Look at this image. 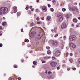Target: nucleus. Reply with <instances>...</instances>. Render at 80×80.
I'll return each instance as SVG.
<instances>
[{"mask_svg":"<svg viewBox=\"0 0 80 80\" xmlns=\"http://www.w3.org/2000/svg\"><path fill=\"white\" fill-rule=\"evenodd\" d=\"M8 11V9L6 7H4L0 8V15H3L7 13Z\"/></svg>","mask_w":80,"mask_h":80,"instance_id":"nucleus-1","label":"nucleus"},{"mask_svg":"<svg viewBox=\"0 0 80 80\" xmlns=\"http://www.w3.org/2000/svg\"><path fill=\"white\" fill-rule=\"evenodd\" d=\"M58 18V20L60 22H62L63 20V17L62 14H58L57 15Z\"/></svg>","mask_w":80,"mask_h":80,"instance_id":"nucleus-2","label":"nucleus"},{"mask_svg":"<svg viewBox=\"0 0 80 80\" xmlns=\"http://www.w3.org/2000/svg\"><path fill=\"white\" fill-rule=\"evenodd\" d=\"M76 39H77V38L75 35H71L69 37L70 41H75V40H76Z\"/></svg>","mask_w":80,"mask_h":80,"instance_id":"nucleus-3","label":"nucleus"},{"mask_svg":"<svg viewBox=\"0 0 80 80\" xmlns=\"http://www.w3.org/2000/svg\"><path fill=\"white\" fill-rule=\"evenodd\" d=\"M69 9L70 10H72L73 12H75L76 11L78 13V8L77 7H75L74 8L70 7L69 8Z\"/></svg>","mask_w":80,"mask_h":80,"instance_id":"nucleus-4","label":"nucleus"},{"mask_svg":"<svg viewBox=\"0 0 80 80\" xmlns=\"http://www.w3.org/2000/svg\"><path fill=\"white\" fill-rule=\"evenodd\" d=\"M42 10L43 12H47V10H48V8L47 6H43L42 7Z\"/></svg>","mask_w":80,"mask_h":80,"instance_id":"nucleus-5","label":"nucleus"},{"mask_svg":"<svg viewBox=\"0 0 80 80\" xmlns=\"http://www.w3.org/2000/svg\"><path fill=\"white\" fill-rule=\"evenodd\" d=\"M54 55L56 57H59L60 55V52L59 51H56L55 52Z\"/></svg>","mask_w":80,"mask_h":80,"instance_id":"nucleus-6","label":"nucleus"},{"mask_svg":"<svg viewBox=\"0 0 80 80\" xmlns=\"http://www.w3.org/2000/svg\"><path fill=\"white\" fill-rule=\"evenodd\" d=\"M50 64L52 67H55L56 66V65H57V62H56L52 61L50 63Z\"/></svg>","mask_w":80,"mask_h":80,"instance_id":"nucleus-7","label":"nucleus"},{"mask_svg":"<svg viewBox=\"0 0 80 80\" xmlns=\"http://www.w3.org/2000/svg\"><path fill=\"white\" fill-rule=\"evenodd\" d=\"M69 46L72 48H76V45L72 42L70 43Z\"/></svg>","mask_w":80,"mask_h":80,"instance_id":"nucleus-8","label":"nucleus"},{"mask_svg":"<svg viewBox=\"0 0 80 80\" xmlns=\"http://www.w3.org/2000/svg\"><path fill=\"white\" fill-rule=\"evenodd\" d=\"M67 26L66 25V23H64L62 24L61 26V28L62 29H63L65 28H67Z\"/></svg>","mask_w":80,"mask_h":80,"instance_id":"nucleus-9","label":"nucleus"},{"mask_svg":"<svg viewBox=\"0 0 80 80\" xmlns=\"http://www.w3.org/2000/svg\"><path fill=\"white\" fill-rule=\"evenodd\" d=\"M52 44L55 45H57L58 44V42L57 41H53Z\"/></svg>","mask_w":80,"mask_h":80,"instance_id":"nucleus-10","label":"nucleus"},{"mask_svg":"<svg viewBox=\"0 0 80 80\" xmlns=\"http://www.w3.org/2000/svg\"><path fill=\"white\" fill-rule=\"evenodd\" d=\"M13 10L14 13H17V10H18V9H17V8L16 7H14Z\"/></svg>","mask_w":80,"mask_h":80,"instance_id":"nucleus-11","label":"nucleus"},{"mask_svg":"<svg viewBox=\"0 0 80 80\" xmlns=\"http://www.w3.org/2000/svg\"><path fill=\"white\" fill-rule=\"evenodd\" d=\"M51 19V17L48 16L47 17V18H46V20L48 21V20H50Z\"/></svg>","mask_w":80,"mask_h":80,"instance_id":"nucleus-12","label":"nucleus"},{"mask_svg":"<svg viewBox=\"0 0 80 80\" xmlns=\"http://www.w3.org/2000/svg\"><path fill=\"white\" fill-rule=\"evenodd\" d=\"M50 57H44V58L45 60H48V59H50Z\"/></svg>","mask_w":80,"mask_h":80,"instance_id":"nucleus-13","label":"nucleus"},{"mask_svg":"<svg viewBox=\"0 0 80 80\" xmlns=\"http://www.w3.org/2000/svg\"><path fill=\"white\" fill-rule=\"evenodd\" d=\"M73 21L74 22V23H77L78 22V20H77V19L75 18H74L73 19Z\"/></svg>","mask_w":80,"mask_h":80,"instance_id":"nucleus-14","label":"nucleus"},{"mask_svg":"<svg viewBox=\"0 0 80 80\" xmlns=\"http://www.w3.org/2000/svg\"><path fill=\"white\" fill-rule=\"evenodd\" d=\"M65 17L67 19H68V18H70V16L68 14H66L65 16Z\"/></svg>","mask_w":80,"mask_h":80,"instance_id":"nucleus-15","label":"nucleus"},{"mask_svg":"<svg viewBox=\"0 0 80 80\" xmlns=\"http://www.w3.org/2000/svg\"><path fill=\"white\" fill-rule=\"evenodd\" d=\"M42 35H40V34L39 35H38V39L39 40V39H40V38H42Z\"/></svg>","mask_w":80,"mask_h":80,"instance_id":"nucleus-16","label":"nucleus"},{"mask_svg":"<svg viewBox=\"0 0 80 80\" xmlns=\"http://www.w3.org/2000/svg\"><path fill=\"white\" fill-rule=\"evenodd\" d=\"M47 53L48 54V55H50L51 54V51H48L47 52Z\"/></svg>","mask_w":80,"mask_h":80,"instance_id":"nucleus-17","label":"nucleus"},{"mask_svg":"<svg viewBox=\"0 0 80 80\" xmlns=\"http://www.w3.org/2000/svg\"><path fill=\"white\" fill-rule=\"evenodd\" d=\"M25 42H27L28 43V42H29V40L27 39H26L25 40Z\"/></svg>","mask_w":80,"mask_h":80,"instance_id":"nucleus-18","label":"nucleus"},{"mask_svg":"<svg viewBox=\"0 0 80 80\" xmlns=\"http://www.w3.org/2000/svg\"><path fill=\"white\" fill-rule=\"evenodd\" d=\"M34 34V33H33V32H32L31 33V34H30V36L31 37H32V35H33Z\"/></svg>","mask_w":80,"mask_h":80,"instance_id":"nucleus-19","label":"nucleus"},{"mask_svg":"<svg viewBox=\"0 0 80 80\" xmlns=\"http://www.w3.org/2000/svg\"><path fill=\"white\" fill-rule=\"evenodd\" d=\"M33 64L35 65H37V62L36 61H33Z\"/></svg>","mask_w":80,"mask_h":80,"instance_id":"nucleus-20","label":"nucleus"},{"mask_svg":"<svg viewBox=\"0 0 80 80\" xmlns=\"http://www.w3.org/2000/svg\"><path fill=\"white\" fill-rule=\"evenodd\" d=\"M69 60L71 63H72V62H73V60H72V59L71 58H70Z\"/></svg>","mask_w":80,"mask_h":80,"instance_id":"nucleus-21","label":"nucleus"},{"mask_svg":"<svg viewBox=\"0 0 80 80\" xmlns=\"http://www.w3.org/2000/svg\"><path fill=\"white\" fill-rule=\"evenodd\" d=\"M50 11H51V12H53L54 11V9L53 8H51L50 9Z\"/></svg>","mask_w":80,"mask_h":80,"instance_id":"nucleus-22","label":"nucleus"},{"mask_svg":"<svg viewBox=\"0 0 80 80\" xmlns=\"http://www.w3.org/2000/svg\"><path fill=\"white\" fill-rule=\"evenodd\" d=\"M6 24H7V23H6V22H4L2 23V25L3 26L5 25H6Z\"/></svg>","mask_w":80,"mask_h":80,"instance_id":"nucleus-23","label":"nucleus"},{"mask_svg":"<svg viewBox=\"0 0 80 80\" xmlns=\"http://www.w3.org/2000/svg\"><path fill=\"white\" fill-rule=\"evenodd\" d=\"M62 11H63V12H65V11H66V9H65V8H63L62 9Z\"/></svg>","mask_w":80,"mask_h":80,"instance_id":"nucleus-24","label":"nucleus"},{"mask_svg":"<svg viewBox=\"0 0 80 80\" xmlns=\"http://www.w3.org/2000/svg\"><path fill=\"white\" fill-rule=\"evenodd\" d=\"M36 13H38V12H39V10H38V9H36Z\"/></svg>","mask_w":80,"mask_h":80,"instance_id":"nucleus-25","label":"nucleus"},{"mask_svg":"<svg viewBox=\"0 0 80 80\" xmlns=\"http://www.w3.org/2000/svg\"><path fill=\"white\" fill-rule=\"evenodd\" d=\"M52 60H55V59H56V58H55V57H52Z\"/></svg>","mask_w":80,"mask_h":80,"instance_id":"nucleus-26","label":"nucleus"},{"mask_svg":"<svg viewBox=\"0 0 80 80\" xmlns=\"http://www.w3.org/2000/svg\"><path fill=\"white\" fill-rule=\"evenodd\" d=\"M40 23H41L40 22V21H38L37 22V24L38 25H40Z\"/></svg>","mask_w":80,"mask_h":80,"instance_id":"nucleus-27","label":"nucleus"},{"mask_svg":"<svg viewBox=\"0 0 80 80\" xmlns=\"http://www.w3.org/2000/svg\"><path fill=\"white\" fill-rule=\"evenodd\" d=\"M58 36V34H56L54 36V37H55V38H57Z\"/></svg>","mask_w":80,"mask_h":80,"instance_id":"nucleus-28","label":"nucleus"},{"mask_svg":"<svg viewBox=\"0 0 80 80\" xmlns=\"http://www.w3.org/2000/svg\"><path fill=\"white\" fill-rule=\"evenodd\" d=\"M66 57H68V52H66Z\"/></svg>","mask_w":80,"mask_h":80,"instance_id":"nucleus-29","label":"nucleus"},{"mask_svg":"<svg viewBox=\"0 0 80 80\" xmlns=\"http://www.w3.org/2000/svg\"><path fill=\"white\" fill-rule=\"evenodd\" d=\"M14 68H16L18 67V66L17 65H14Z\"/></svg>","mask_w":80,"mask_h":80,"instance_id":"nucleus-30","label":"nucleus"},{"mask_svg":"<svg viewBox=\"0 0 80 80\" xmlns=\"http://www.w3.org/2000/svg\"><path fill=\"white\" fill-rule=\"evenodd\" d=\"M42 62V63H45V62H46V61H44L43 60H41Z\"/></svg>","mask_w":80,"mask_h":80,"instance_id":"nucleus-31","label":"nucleus"},{"mask_svg":"<svg viewBox=\"0 0 80 80\" xmlns=\"http://www.w3.org/2000/svg\"><path fill=\"white\" fill-rule=\"evenodd\" d=\"M57 27H55L54 28V32H56V31H57Z\"/></svg>","mask_w":80,"mask_h":80,"instance_id":"nucleus-32","label":"nucleus"},{"mask_svg":"<svg viewBox=\"0 0 80 80\" xmlns=\"http://www.w3.org/2000/svg\"><path fill=\"white\" fill-rule=\"evenodd\" d=\"M36 20H38V21H39V20H40V18H36Z\"/></svg>","mask_w":80,"mask_h":80,"instance_id":"nucleus-33","label":"nucleus"},{"mask_svg":"<svg viewBox=\"0 0 80 80\" xmlns=\"http://www.w3.org/2000/svg\"><path fill=\"white\" fill-rule=\"evenodd\" d=\"M46 49L48 50H49L50 49V47L48 46L46 47Z\"/></svg>","mask_w":80,"mask_h":80,"instance_id":"nucleus-34","label":"nucleus"},{"mask_svg":"<svg viewBox=\"0 0 80 80\" xmlns=\"http://www.w3.org/2000/svg\"><path fill=\"white\" fill-rule=\"evenodd\" d=\"M0 29L1 30H3V28H2V26H0Z\"/></svg>","mask_w":80,"mask_h":80,"instance_id":"nucleus-35","label":"nucleus"},{"mask_svg":"<svg viewBox=\"0 0 80 80\" xmlns=\"http://www.w3.org/2000/svg\"><path fill=\"white\" fill-rule=\"evenodd\" d=\"M70 55L71 56H73V53H70Z\"/></svg>","mask_w":80,"mask_h":80,"instance_id":"nucleus-36","label":"nucleus"},{"mask_svg":"<svg viewBox=\"0 0 80 80\" xmlns=\"http://www.w3.org/2000/svg\"><path fill=\"white\" fill-rule=\"evenodd\" d=\"M3 47V44H0V47Z\"/></svg>","mask_w":80,"mask_h":80,"instance_id":"nucleus-37","label":"nucleus"},{"mask_svg":"<svg viewBox=\"0 0 80 80\" xmlns=\"http://www.w3.org/2000/svg\"><path fill=\"white\" fill-rule=\"evenodd\" d=\"M17 15H18V16H19L20 15V13L18 12L17 13Z\"/></svg>","mask_w":80,"mask_h":80,"instance_id":"nucleus-38","label":"nucleus"},{"mask_svg":"<svg viewBox=\"0 0 80 80\" xmlns=\"http://www.w3.org/2000/svg\"><path fill=\"white\" fill-rule=\"evenodd\" d=\"M2 32L0 31V35H2Z\"/></svg>","mask_w":80,"mask_h":80,"instance_id":"nucleus-39","label":"nucleus"},{"mask_svg":"<svg viewBox=\"0 0 80 80\" xmlns=\"http://www.w3.org/2000/svg\"><path fill=\"white\" fill-rule=\"evenodd\" d=\"M45 19V18H44V17H42L41 18V19L43 20H44Z\"/></svg>","mask_w":80,"mask_h":80,"instance_id":"nucleus-40","label":"nucleus"},{"mask_svg":"<svg viewBox=\"0 0 80 80\" xmlns=\"http://www.w3.org/2000/svg\"><path fill=\"white\" fill-rule=\"evenodd\" d=\"M63 38H64V40H66V36H64L63 37Z\"/></svg>","mask_w":80,"mask_h":80,"instance_id":"nucleus-41","label":"nucleus"},{"mask_svg":"<svg viewBox=\"0 0 80 80\" xmlns=\"http://www.w3.org/2000/svg\"><path fill=\"white\" fill-rule=\"evenodd\" d=\"M51 73H52V72H48V74H51Z\"/></svg>","mask_w":80,"mask_h":80,"instance_id":"nucleus-42","label":"nucleus"},{"mask_svg":"<svg viewBox=\"0 0 80 80\" xmlns=\"http://www.w3.org/2000/svg\"><path fill=\"white\" fill-rule=\"evenodd\" d=\"M21 62H24V60L21 59Z\"/></svg>","mask_w":80,"mask_h":80,"instance_id":"nucleus-43","label":"nucleus"},{"mask_svg":"<svg viewBox=\"0 0 80 80\" xmlns=\"http://www.w3.org/2000/svg\"><path fill=\"white\" fill-rule=\"evenodd\" d=\"M32 8V6H30L29 7V8H30V9Z\"/></svg>","mask_w":80,"mask_h":80,"instance_id":"nucleus-44","label":"nucleus"},{"mask_svg":"<svg viewBox=\"0 0 80 80\" xmlns=\"http://www.w3.org/2000/svg\"><path fill=\"white\" fill-rule=\"evenodd\" d=\"M9 80H15V79L13 78H12L10 80L9 79Z\"/></svg>","mask_w":80,"mask_h":80,"instance_id":"nucleus-45","label":"nucleus"},{"mask_svg":"<svg viewBox=\"0 0 80 80\" xmlns=\"http://www.w3.org/2000/svg\"><path fill=\"white\" fill-rule=\"evenodd\" d=\"M73 70H76V68H73Z\"/></svg>","mask_w":80,"mask_h":80,"instance_id":"nucleus-46","label":"nucleus"},{"mask_svg":"<svg viewBox=\"0 0 80 80\" xmlns=\"http://www.w3.org/2000/svg\"><path fill=\"white\" fill-rule=\"evenodd\" d=\"M52 2L53 3H55V0L53 1Z\"/></svg>","mask_w":80,"mask_h":80,"instance_id":"nucleus-47","label":"nucleus"},{"mask_svg":"<svg viewBox=\"0 0 80 80\" xmlns=\"http://www.w3.org/2000/svg\"><path fill=\"white\" fill-rule=\"evenodd\" d=\"M18 80H21V78H20V77H19V78H18Z\"/></svg>","mask_w":80,"mask_h":80,"instance_id":"nucleus-48","label":"nucleus"},{"mask_svg":"<svg viewBox=\"0 0 80 80\" xmlns=\"http://www.w3.org/2000/svg\"><path fill=\"white\" fill-rule=\"evenodd\" d=\"M26 10H28V7H27L25 8Z\"/></svg>","mask_w":80,"mask_h":80,"instance_id":"nucleus-49","label":"nucleus"},{"mask_svg":"<svg viewBox=\"0 0 80 80\" xmlns=\"http://www.w3.org/2000/svg\"><path fill=\"white\" fill-rule=\"evenodd\" d=\"M57 70H58V69H60V67H58L57 68Z\"/></svg>","mask_w":80,"mask_h":80,"instance_id":"nucleus-50","label":"nucleus"},{"mask_svg":"<svg viewBox=\"0 0 80 80\" xmlns=\"http://www.w3.org/2000/svg\"><path fill=\"white\" fill-rule=\"evenodd\" d=\"M31 26H33V23H32L31 24Z\"/></svg>","mask_w":80,"mask_h":80,"instance_id":"nucleus-51","label":"nucleus"},{"mask_svg":"<svg viewBox=\"0 0 80 80\" xmlns=\"http://www.w3.org/2000/svg\"><path fill=\"white\" fill-rule=\"evenodd\" d=\"M37 2L39 3V0H37Z\"/></svg>","mask_w":80,"mask_h":80,"instance_id":"nucleus-52","label":"nucleus"},{"mask_svg":"<svg viewBox=\"0 0 80 80\" xmlns=\"http://www.w3.org/2000/svg\"><path fill=\"white\" fill-rule=\"evenodd\" d=\"M23 29H21V32H23Z\"/></svg>","mask_w":80,"mask_h":80,"instance_id":"nucleus-53","label":"nucleus"},{"mask_svg":"<svg viewBox=\"0 0 80 80\" xmlns=\"http://www.w3.org/2000/svg\"><path fill=\"white\" fill-rule=\"evenodd\" d=\"M70 70V68H68L67 70H68V71H69V70Z\"/></svg>","mask_w":80,"mask_h":80,"instance_id":"nucleus-54","label":"nucleus"},{"mask_svg":"<svg viewBox=\"0 0 80 80\" xmlns=\"http://www.w3.org/2000/svg\"><path fill=\"white\" fill-rule=\"evenodd\" d=\"M78 62L79 63H80V58H79L78 60Z\"/></svg>","mask_w":80,"mask_h":80,"instance_id":"nucleus-55","label":"nucleus"},{"mask_svg":"<svg viewBox=\"0 0 80 80\" xmlns=\"http://www.w3.org/2000/svg\"><path fill=\"white\" fill-rule=\"evenodd\" d=\"M48 7H51V5H50V4H48Z\"/></svg>","mask_w":80,"mask_h":80,"instance_id":"nucleus-56","label":"nucleus"},{"mask_svg":"<svg viewBox=\"0 0 80 80\" xmlns=\"http://www.w3.org/2000/svg\"><path fill=\"white\" fill-rule=\"evenodd\" d=\"M32 67L33 68H35V66H33Z\"/></svg>","mask_w":80,"mask_h":80,"instance_id":"nucleus-57","label":"nucleus"},{"mask_svg":"<svg viewBox=\"0 0 80 80\" xmlns=\"http://www.w3.org/2000/svg\"><path fill=\"white\" fill-rule=\"evenodd\" d=\"M43 28L44 30H46V28L45 27H44Z\"/></svg>","mask_w":80,"mask_h":80,"instance_id":"nucleus-58","label":"nucleus"},{"mask_svg":"<svg viewBox=\"0 0 80 80\" xmlns=\"http://www.w3.org/2000/svg\"><path fill=\"white\" fill-rule=\"evenodd\" d=\"M3 20H5V17H4L3 18Z\"/></svg>","mask_w":80,"mask_h":80,"instance_id":"nucleus-59","label":"nucleus"},{"mask_svg":"<svg viewBox=\"0 0 80 80\" xmlns=\"http://www.w3.org/2000/svg\"><path fill=\"white\" fill-rule=\"evenodd\" d=\"M72 27H74V24H72Z\"/></svg>","mask_w":80,"mask_h":80,"instance_id":"nucleus-60","label":"nucleus"},{"mask_svg":"<svg viewBox=\"0 0 80 80\" xmlns=\"http://www.w3.org/2000/svg\"><path fill=\"white\" fill-rule=\"evenodd\" d=\"M33 10H34L33 8H32V9H31V11H33Z\"/></svg>","mask_w":80,"mask_h":80,"instance_id":"nucleus-61","label":"nucleus"},{"mask_svg":"<svg viewBox=\"0 0 80 80\" xmlns=\"http://www.w3.org/2000/svg\"><path fill=\"white\" fill-rule=\"evenodd\" d=\"M76 27H79V26H78V25H77Z\"/></svg>","mask_w":80,"mask_h":80,"instance_id":"nucleus-62","label":"nucleus"},{"mask_svg":"<svg viewBox=\"0 0 80 80\" xmlns=\"http://www.w3.org/2000/svg\"><path fill=\"white\" fill-rule=\"evenodd\" d=\"M46 73H47V71H46L45 72Z\"/></svg>","mask_w":80,"mask_h":80,"instance_id":"nucleus-63","label":"nucleus"},{"mask_svg":"<svg viewBox=\"0 0 80 80\" xmlns=\"http://www.w3.org/2000/svg\"><path fill=\"white\" fill-rule=\"evenodd\" d=\"M78 19L79 20H80V17H79V18H78Z\"/></svg>","mask_w":80,"mask_h":80,"instance_id":"nucleus-64","label":"nucleus"}]
</instances>
